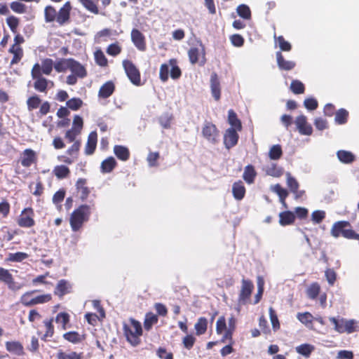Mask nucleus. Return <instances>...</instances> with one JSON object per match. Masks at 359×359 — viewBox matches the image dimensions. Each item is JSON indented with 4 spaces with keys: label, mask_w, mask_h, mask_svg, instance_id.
Returning <instances> with one entry per match:
<instances>
[{
    "label": "nucleus",
    "mask_w": 359,
    "mask_h": 359,
    "mask_svg": "<svg viewBox=\"0 0 359 359\" xmlns=\"http://www.w3.org/2000/svg\"><path fill=\"white\" fill-rule=\"evenodd\" d=\"M90 213V206L88 205H81L76 209L72 213L69 220L72 231H79L83 222L88 220Z\"/></svg>",
    "instance_id": "nucleus-1"
},
{
    "label": "nucleus",
    "mask_w": 359,
    "mask_h": 359,
    "mask_svg": "<svg viewBox=\"0 0 359 359\" xmlns=\"http://www.w3.org/2000/svg\"><path fill=\"white\" fill-rule=\"evenodd\" d=\"M123 330L127 341L133 346H137L140 344V337L142 334V328L140 323L135 319H131L130 325L124 324Z\"/></svg>",
    "instance_id": "nucleus-2"
},
{
    "label": "nucleus",
    "mask_w": 359,
    "mask_h": 359,
    "mask_svg": "<svg viewBox=\"0 0 359 359\" xmlns=\"http://www.w3.org/2000/svg\"><path fill=\"white\" fill-rule=\"evenodd\" d=\"M350 226V223L346 221L337 222L331 229V235L334 238L342 236L346 238H358L359 234L355 233L352 229H347Z\"/></svg>",
    "instance_id": "nucleus-3"
},
{
    "label": "nucleus",
    "mask_w": 359,
    "mask_h": 359,
    "mask_svg": "<svg viewBox=\"0 0 359 359\" xmlns=\"http://www.w3.org/2000/svg\"><path fill=\"white\" fill-rule=\"evenodd\" d=\"M32 77L35 80L34 88L36 90L41 93H46L48 86H53V82L43 77L41 73L40 65L36 63L32 69Z\"/></svg>",
    "instance_id": "nucleus-4"
},
{
    "label": "nucleus",
    "mask_w": 359,
    "mask_h": 359,
    "mask_svg": "<svg viewBox=\"0 0 359 359\" xmlns=\"http://www.w3.org/2000/svg\"><path fill=\"white\" fill-rule=\"evenodd\" d=\"M36 292H37V290H32L22 294L20 298L21 303L26 306H32L36 304H44L50 301L52 297L50 294H42L31 298L32 294Z\"/></svg>",
    "instance_id": "nucleus-5"
},
{
    "label": "nucleus",
    "mask_w": 359,
    "mask_h": 359,
    "mask_svg": "<svg viewBox=\"0 0 359 359\" xmlns=\"http://www.w3.org/2000/svg\"><path fill=\"white\" fill-rule=\"evenodd\" d=\"M203 137L211 144H216L219 141V132L216 126L211 122L205 121L202 128Z\"/></svg>",
    "instance_id": "nucleus-6"
},
{
    "label": "nucleus",
    "mask_w": 359,
    "mask_h": 359,
    "mask_svg": "<svg viewBox=\"0 0 359 359\" xmlns=\"http://www.w3.org/2000/svg\"><path fill=\"white\" fill-rule=\"evenodd\" d=\"M123 67L130 82L135 86H140V73L133 62L125 60L123 61Z\"/></svg>",
    "instance_id": "nucleus-7"
},
{
    "label": "nucleus",
    "mask_w": 359,
    "mask_h": 359,
    "mask_svg": "<svg viewBox=\"0 0 359 359\" xmlns=\"http://www.w3.org/2000/svg\"><path fill=\"white\" fill-rule=\"evenodd\" d=\"M0 281L7 285L9 290L18 291L22 287V284L14 281L12 274L8 269L0 267Z\"/></svg>",
    "instance_id": "nucleus-8"
},
{
    "label": "nucleus",
    "mask_w": 359,
    "mask_h": 359,
    "mask_svg": "<svg viewBox=\"0 0 359 359\" xmlns=\"http://www.w3.org/2000/svg\"><path fill=\"white\" fill-rule=\"evenodd\" d=\"M189 61L191 64H196L200 62L201 65L205 62V48L202 43H200V47H192L188 52Z\"/></svg>",
    "instance_id": "nucleus-9"
},
{
    "label": "nucleus",
    "mask_w": 359,
    "mask_h": 359,
    "mask_svg": "<svg viewBox=\"0 0 359 359\" xmlns=\"http://www.w3.org/2000/svg\"><path fill=\"white\" fill-rule=\"evenodd\" d=\"M238 130L233 128H228L224 135V144L226 149H229L236 146L238 141Z\"/></svg>",
    "instance_id": "nucleus-10"
},
{
    "label": "nucleus",
    "mask_w": 359,
    "mask_h": 359,
    "mask_svg": "<svg viewBox=\"0 0 359 359\" xmlns=\"http://www.w3.org/2000/svg\"><path fill=\"white\" fill-rule=\"evenodd\" d=\"M253 288V283L250 280L245 279L242 280V286L238 298L240 303L243 304L246 303L251 295Z\"/></svg>",
    "instance_id": "nucleus-11"
},
{
    "label": "nucleus",
    "mask_w": 359,
    "mask_h": 359,
    "mask_svg": "<svg viewBox=\"0 0 359 359\" xmlns=\"http://www.w3.org/2000/svg\"><path fill=\"white\" fill-rule=\"evenodd\" d=\"M131 40L139 50L144 51L146 50L145 37L140 31L133 29L131 32Z\"/></svg>",
    "instance_id": "nucleus-12"
},
{
    "label": "nucleus",
    "mask_w": 359,
    "mask_h": 359,
    "mask_svg": "<svg viewBox=\"0 0 359 359\" xmlns=\"http://www.w3.org/2000/svg\"><path fill=\"white\" fill-rule=\"evenodd\" d=\"M295 123L299 132L305 135H310L313 132L311 125L307 123L306 117L304 115H300L296 118Z\"/></svg>",
    "instance_id": "nucleus-13"
},
{
    "label": "nucleus",
    "mask_w": 359,
    "mask_h": 359,
    "mask_svg": "<svg viewBox=\"0 0 359 359\" xmlns=\"http://www.w3.org/2000/svg\"><path fill=\"white\" fill-rule=\"evenodd\" d=\"M71 5L69 1L66 2L57 13L56 21L60 25H63L67 22L70 16Z\"/></svg>",
    "instance_id": "nucleus-14"
},
{
    "label": "nucleus",
    "mask_w": 359,
    "mask_h": 359,
    "mask_svg": "<svg viewBox=\"0 0 359 359\" xmlns=\"http://www.w3.org/2000/svg\"><path fill=\"white\" fill-rule=\"evenodd\" d=\"M36 160V152L31 149H26L21 154L20 163L23 167L31 166Z\"/></svg>",
    "instance_id": "nucleus-15"
},
{
    "label": "nucleus",
    "mask_w": 359,
    "mask_h": 359,
    "mask_svg": "<svg viewBox=\"0 0 359 359\" xmlns=\"http://www.w3.org/2000/svg\"><path fill=\"white\" fill-rule=\"evenodd\" d=\"M210 89L214 98L219 100L221 95L220 82L215 72H212L210 76Z\"/></svg>",
    "instance_id": "nucleus-16"
},
{
    "label": "nucleus",
    "mask_w": 359,
    "mask_h": 359,
    "mask_svg": "<svg viewBox=\"0 0 359 359\" xmlns=\"http://www.w3.org/2000/svg\"><path fill=\"white\" fill-rule=\"evenodd\" d=\"M72 290V285L69 281L65 279L59 280L56 285L54 290V294L60 297L70 293Z\"/></svg>",
    "instance_id": "nucleus-17"
},
{
    "label": "nucleus",
    "mask_w": 359,
    "mask_h": 359,
    "mask_svg": "<svg viewBox=\"0 0 359 359\" xmlns=\"http://www.w3.org/2000/svg\"><path fill=\"white\" fill-rule=\"evenodd\" d=\"M276 55L277 65L280 69L290 71L295 67V62L291 60H286L280 51L276 52Z\"/></svg>",
    "instance_id": "nucleus-18"
},
{
    "label": "nucleus",
    "mask_w": 359,
    "mask_h": 359,
    "mask_svg": "<svg viewBox=\"0 0 359 359\" xmlns=\"http://www.w3.org/2000/svg\"><path fill=\"white\" fill-rule=\"evenodd\" d=\"M97 141V134L96 131L91 132L88 137L87 143L85 147V153L86 155H91L94 153Z\"/></svg>",
    "instance_id": "nucleus-19"
},
{
    "label": "nucleus",
    "mask_w": 359,
    "mask_h": 359,
    "mask_svg": "<svg viewBox=\"0 0 359 359\" xmlns=\"http://www.w3.org/2000/svg\"><path fill=\"white\" fill-rule=\"evenodd\" d=\"M69 65V69L74 74L80 78H83L86 76V69L81 63L71 58Z\"/></svg>",
    "instance_id": "nucleus-20"
},
{
    "label": "nucleus",
    "mask_w": 359,
    "mask_h": 359,
    "mask_svg": "<svg viewBox=\"0 0 359 359\" xmlns=\"http://www.w3.org/2000/svg\"><path fill=\"white\" fill-rule=\"evenodd\" d=\"M114 90V83L112 81H109L100 87L98 92V96L102 98H107L113 94Z\"/></svg>",
    "instance_id": "nucleus-21"
},
{
    "label": "nucleus",
    "mask_w": 359,
    "mask_h": 359,
    "mask_svg": "<svg viewBox=\"0 0 359 359\" xmlns=\"http://www.w3.org/2000/svg\"><path fill=\"white\" fill-rule=\"evenodd\" d=\"M264 170L267 175L273 177H280L284 172L283 168L274 163L265 166Z\"/></svg>",
    "instance_id": "nucleus-22"
},
{
    "label": "nucleus",
    "mask_w": 359,
    "mask_h": 359,
    "mask_svg": "<svg viewBox=\"0 0 359 359\" xmlns=\"http://www.w3.org/2000/svg\"><path fill=\"white\" fill-rule=\"evenodd\" d=\"M232 193L233 197L236 200H241L244 198L245 194V188L243 182L238 181L233 183L232 187Z\"/></svg>",
    "instance_id": "nucleus-23"
},
{
    "label": "nucleus",
    "mask_w": 359,
    "mask_h": 359,
    "mask_svg": "<svg viewBox=\"0 0 359 359\" xmlns=\"http://www.w3.org/2000/svg\"><path fill=\"white\" fill-rule=\"evenodd\" d=\"M6 348L8 352L17 355H22L24 353L23 346L19 341H7Z\"/></svg>",
    "instance_id": "nucleus-24"
},
{
    "label": "nucleus",
    "mask_w": 359,
    "mask_h": 359,
    "mask_svg": "<svg viewBox=\"0 0 359 359\" xmlns=\"http://www.w3.org/2000/svg\"><path fill=\"white\" fill-rule=\"evenodd\" d=\"M279 223L281 226L292 224L295 219V215L291 211H285L279 214Z\"/></svg>",
    "instance_id": "nucleus-25"
},
{
    "label": "nucleus",
    "mask_w": 359,
    "mask_h": 359,
    "mask_svg": "<svg viewBox=\"0 0 359 359\" xmlns=\"http://www.w3.org/2000/svg\"><path fill=\"white\" fill-rule=\"evenodd\" d=\"M114 152L116 157L123 161H127L130 157V151L128 149L122 145H115Z\"/></svg>",
    "instance_id": "nucleus-26"
},
{
    "label": "nucleus",
    "mask_w": 359,
    "mask_h": 359,
    "mask_svg": "<svg viewBox=\"0 0 359 359\" xmlns=\"http://www.w3.org/2000/svg\"><path fill=\"white\" fill-rule=\"evenodd\" d=\"M338 159L343 163H351L355 161V156L353 153L346 150H339L337 153Z\"/></svg>",
    "instance_id": "nucleus-27"
},
{
    "label": "nucleus",
    "mask_w": 359,
    "mask_h": 359,
    "mask_svg": "<svg viewBox=\"0 0 359 359\" xmlns=\"http://www.w3.org/2000/svg\"><path fill=\"white\" fill-rule=\"evenodd\" d=\"M228 121H229V123L231 126V128L238 130V131L241 130V129H242L241 122L237 118L236 114L232 109H229L228 111Z\"/></svg>",
    "instance_id": "nucleus-28"
},
{
    "label": "nucleus",
    "mask_w": 359,
    "mask_h": 359,
    "mask_svg": "<svg viewBox=\"0 0 359 359\" xmlns=\"http://www.w3.org/2000/svg\"><path fill=\"white\" fill-rule=\"evenodd\" d=\"M256 175L254 167L252 165H248L245 167L243 178L247 183L252 184L255 180Z\"/></svg>",
    "instance_id": "nucleus-29"
},
{
    "label": "nucleus",
    "mask_w": 359,
    "mask_h": 359,
    "mask_svg": "<svg viewBox=\"0 0 359 359\" xmlns=\"http://www.w3.org/2000/svg\"><path fill=\"white\" fill-rule=\"evenodd\" d=\"M116 165V161L114 157L110 156L104 160L101 163V171L103 173H108L113 170Z\"/></svg>",
    "instance_id": "nucleus-30"
},
{
    "label": "nucleus",
    "mask_w": 359,
    "mask_h": 359,
    "mask_svg": "<svg viewBox=\"0 0 359 359\" xmlns=\"http://www.w3.org/2000/svg\"><path fill=\"white\" fill-rule=\"evenodd\" d=\"M173 120V116L172 114L166 112L161 114L158 118V121L159 124L164 128L168 129L171 126V123Z\"/></svg>",
    "instance_id": "nucleus-31"
},
{
    "label": "nucleus",
    "mask_w": 359,
    "mask_h": 359,
    "mask_svg": "<svg viewBox=\"0 0 359 359\" xmlns=\"http://www.w3.org/2000/svg\"><path fill=\"white\" fill-rule=\"evenodd\" d=\"M295 349L297 353L307 358L315 350V347L309 344H303L297 346Z\"/></svg>",
    "instance_id": "nucleus-32"
},
{
    "label": "nucleus",
    "mask_w": 359,
    "mask_h": 359,
    "mask_svg": "<svg viewBox=\"0 0 359 359\" xmlns=\"http://www.w3.org/2000/svg\"><path fill=\"white\" fill-rule=\"evenodd\" d=\"M271 190L278 194L280 198V201L284 206H286L285 198L288 196V191L285 189L283 188L279 184L274 185L271 188Z\"/></svg>",
    "instance_id": "nucleus-33"
},
{
    "label": "nucleus",
    "mask_w": 359,
    "mask_h": 359,
    "mask_svg": "<svg viewBox=\"0 0 359 359\" xmlns=\"http://www.w3.org/2000/svg\"><path fill=\"white\" fill-rule=\"evenodd\" d=\"M57 11L52 6H47L44 9V18L46 22H52L56 20Z\"/></svg>",
    "instance_id": "nucleus-34"
},
{
    "label": "nucleus",
    "mask_w": 359,
    "mask_h": 359,
    "mask_svg": "<svg viewBox=\"0 0 359 359\" xmlns=\"http://www.w3.org/2000/svg\"><path fill=\"white\" fill-rule=\"evenodd\" d=\"M9 52L13 54V57L11 60V65L18 63L22 57V49L18 46L13 45L10 48Z\"/></svg>",
    "instance_id": "nucleus-35"
},
{
    "label": "nucleus",
    "mask_w": 359,
    "mask_h": 359,
    "mask_svg": "<svg viewBox=\"0 0 359 359\" xmlns=\"http://www.w3.org/2000/svg\"><path fill=\"white\" fill-rule=\"evenodd\" d=\"M86 181L85 179L80 178L76 182V189L81 192V198L86 199L89 194V189L86 187Z\"/></svg>",
    "instance_id": "nucleus-36"
},
{
    "label": "nucleus",
    "mask_w": 359,
    "mask_h": 359,
    "mask_svg": "<svg viewBox=\"0 0 359 359\" xmlns=\"http://www.w3.org/2000/svg\"><path fill=\"white\" fill-rule=\"evenodd\" d=\"M208 320L204 317L198 318L197 323L195 324V330L197 335L204 334L207 330Z\"/></svg>",
    "instance_id": "nucleus-37"
},
{
    "label": "nucleus",
    "mask_w": 359,
    "mask_h": 359,
    "mask_svg": "<svg viewBox=\"0 0 359 359\" xmlns=\"http://www.w3.org/2000/svg\"><path fill=\"white\" fill-rule=\"evenodd\" d=\"M40 67L41 74H44L46 75H50L53 70V67H54L53 61L50 58L44 59L41 62V66Z\"/></svg>",
    "instance_id": "nucleus-38"
},
{
    "label": "nucleus",
    "mask_w": 359,
    "mask_h": 359,
    "mask_svg": "<svg viewBox=\"0 0 359 359\" xmlns=\"http://www.w3.org/2000/svg\"><path fill=\"white\" fill-rule=\"evenodd\" d=\"M286 184L290 191L292 193L297 191V189L299 187V184L297 180L292 176L290 172H286Z\"/></svg>",
    "instance_id": "nucleus-39"
},
{
    "label": "nucleus",
    "mask_w": 359,
    "mask_h": 359,
    "mask_svg": "<svg viewBox=\"0 0 359 359\" xmlns=\"http://www.w3.org/2000/svg\"><path fill=\"white\" fill-rule=\"evenodd\" d=\"M283 155V151L280 144L273 145L269 151V156L271 160H278Z\"/></svg>",
    "instance_id": "nucleus-40"
},
{
    "label": "nucleus",
    "mask_w": 359,
    "mask_h": 359,
    "mask_svg": "<svg viewBox=\"0 0 359 359\" xmlns=\"http://www.w3.org/2000/svg\"><path fill=\"white\" fill-rule=\"evenodd\" d=\"M169 64L171 66L170 76L172 79H178L181 75L182 72L180 67L177 65V61L175 59H170Z\"/></svg>",
    "instance_id": "nucleus-41"
},
{
    "label": "nucleus",
    "mask_w": 359,
    "mask_h": 359,
    "mask_svg": "<svg viewBox=\"0 0 359 359\" xmlns=\"http://www.w3.org/2000/svg\"><path fill=\"white\" fill-rule=\"evenodd\" d=\"M29 255L22 252H18L15 253H9L7 261L13 262H20L25 259H26Z\"/></svg>",
    "instance_id": "nucleus-42"
},
{
    "label": "nucleus",
    "mask_w": 359,
    "mask_h": 359,
    "mask_svg": "<svg viewBox=\"0 0 359 359\" xmlns=\"http://www.w3.org/2000/svg\"><path fill=\"white\" fill-rule=\"evenodd\" d=\"M57 359H82V353H77L76 352L72 351L65 353L60 351L57 354Z\"/></svg>",
    "instance_id": "nucleus-43"
},
{
    "label": "nucleus",
    "mask_w": 359,
    "mask_h": 359,
    "mask_svg": "<svg viewBox=\"0 0 359 359\" xmlns=\"http://www.w3.org/2000/svg\"><path fill=\"white\" fill-rule=\"evenodd\" d=\"M71 58L62 59L54 64V68L57 72H65L69 69Z\"/></svg>",
    "instance_id": "nucleus-44"
},
{
    "label": "nucleus",
    "mask_w": 359,
    "mask_h": 359,
    "mask_svg": "<svg viewBox=\"0 0 359 359\" xmlns=\"http://www.w3.org/2000/svg\"><path fill=\"white\" fill-rule=\"evenodd\" d=\"M297 319L303 324H304L306 327H311L313 320V316L309 313L305 312L303 313H299L297 314Z\"/></svg>",
    "instance_id": "nucleus-45"
},
{
    "label": "nucleus",
    "mask_w": 359,
    "mask_h": 359,
    "mask_svg": "<svg viewBox=\"0 0 359 359\" xmlns=\"http://www.w3.org/2000/svg\"><path fill=\"white\" fill-rule=\"evenodd\" d=\"M158 322V317L152 313H147L144 322V327L146 330H149L152 325Z\"/></svg>",
    "instance_id": "nucleus-46"
},
{
    "label": "nucleus",
    "mask_w": 359,
    "mask_h": 359,
    "mask_svg": "<svg viewBox=\"0 0 359 359\" xmlns=\"http://www.w3.org/2000/svg\"><path fill=\"white\" fill-rule=\"evenodd\" d=\"M320 285L315 283L311 284L306 290V294L309 298L311 299H315L318 297L320 292Z\"/></svg>",
    "instance_id": "nucleus-47"
},
{
    "label": "nucleus",
    "mask_w": 359,
    "mask_h": 359,
    "mask_svg": "<svg viewBox=\"0 0 359 359\" xmlns=\"http://www.w3.org/2000/svg\"><path fill=\"white\" fill-rule=\"evenodd\" d=\"M348 116V111L344 109H340L338 111H337L335 115V122L338 124H344L347 121V118Z\"/></svg>",
    "instance_id": "nucleus-48"
},
{
    "label": "nucleus",
    "mask_w": 359,
    "mask_h": 359,
    "mask_svg": "<svg viewBox=\"0 0 359 359\" xmlns=\"http://www.w3.org/2000/svg\"><path fill=\"white\" fill-rule=\"evenodd\" d=\"M41 99L38 95H33L29 97L27 100V109L29 111H32L39 107L41 104Z\"/></svg>",
    "instance_id": "nucleus-49"
},
{
    "label": "nucleus",
    "mask_w": 359,
    "mask_h": 359,
    "mask_svg": "<svg viewBox=\"0 0 359 359\" xmlns=\"http://www.w3.org/2000/svg\"><path fill=\"white\" fill-rule=\"evenodd\" d=\"M237 13L238 15L243 19L249 20L251 18L250 9L248 6L245 4H241L238 6Z\"/></svg>",
    "instance_id": "nucleus-50"
},
{
    "label": "nucleus",
    "mask_w": 359,
    "mask_h": 359,
    "mask_svg": "<svg viewBox=\"0 0 359 359\" xmlns=\"http://www.w3.org/2000/svg\"><path fill=\"white\" fill-rule=\"evenodd\" d=\"M54 173L57 178L63 179L69 175V169L66 165H58L55 168Z\"/></svg>",
    "instance_id": "nucleus-51"
},
{
    "label": "nucleus",
    "mask_w": 359,
    "mask_h": 359,
    "mask_svg": "<svg viewBox=\"0 0 359 359\" xmlns=\"http://www.w3.org/2000/svg\"><path fill=\"white\" fill-rule=\"evenodd\" d=\"M290 89L294 94L304 93L305 88L302 82L299 80H293L290 85Z\"/></svg>",
    "instance_id": "nucleus-52"
},
{
    "label": "nucleus",
    "mask_w": 359,
    "mask_h": 359,
    "mask_svg": "<svg viewBox=\"0 0 359 359\" xmlns=\"http://www.w3.org/2000/svg\"><path fill=\"white\" fill-rule=\"evenodd\" d=\"M95 62L101 66L105 67L107 65V59L106 58L104 53L101 50H97L94 53Z\"/></svg>",
    "instance_id": "nucleus-53"
},
{
    "label": "nucleus",
    "mask_w": 359,
    "mask_h": 359,
    "mask_svg": "<svg viewBox=\"0 0 359 359\" xmlns=\"http://www.w3.org/2000/svg\"><path fill=\"white\" fill-rule=\"evenodd\" d=\"M82 104H83V101L80 98H78V97L72 98V99L69 100L68 101H67V102H66V105L67 106V107L74 111H76L79 109H80V107L82 106Z\"/></svg>",
    "instance_id": "nucleus-54"
},
{
    "label": "nucleus",
    "mask_w": 359,
    "mask_h": 359,
    "mask_svg": "<svg viewBox=\"0 0 359 359\" xmlns=\"http://www.w3.org/2000/svg\"><path fill=\"white\" fill-rule=\"evenodd\" d=\"M6 23L13 34L17 33V28L19 25V19L11 15L6 18Z\"/></svg>",
    "instance_id": "nucleus-55"
},
{
    "label": "nucleus",
    "mask_w": 359,
    "mask_h": 359,
    "mask_svg": "<svg viewBox=\"0 0 359 359\" xmlns=\"http://www.w3.org/2000/svg\"><path fill=\"white\" fill-rule=\"evenodd\" d=\"M276 41L278 43V46L283 51H290L292 48L291 44L285 40L283 36L276 37L274 36Z\"/></svg>",
    "instance_id": "nucleus-56"
},
{
    "label": "nucleus",
    "mask_w": 359,
    "mask_h": 359,
    "mask_svg": "<svg viewBox=\"0 0 359 359\" xmlns=\"http://www.w3.org/2000/svg\"><path fill=\"white\" fill-rule=\"evenodd\" d=\"M329 319H330V321L334 325V330L337 332H338L339 333L344 332V322H345L346 319L341 318V320H338L334 317H330Z\"/></svg>",
    "instance_id": "nucleus-57"
},
{
    "label": "nucleus",
    "mask_w": 359,
    "mask_h": 359,
    "mask_svg": "<svg viewBox=\"0 0 359 359\" xmlns=\"http://www.w3.org/2000/svg\"><path fill=\"white\" fill-rule=\"evenodd\" d=\"M18 224L22 227H31L34 226V221L29 215H22L19 219Z\"/></svg>",
    "instance_id": "nucleus-58"
},
{
    "label": "nucleus",
    "mask_w": 359,
    "mask_h": 359,
    "mask_svg": "<svg viewBox=\"0 0 359 359\" xmlns=\"http://www.w3.org/2000/svg\"><path fill=\"white\" fill-rule=\"evenodd\" d=\"M170 64H162L159 71V78L163 82H166L168 80L169 76V67Z\"/></svg>",
    "instance_id": "nucleus-59"
},
{
    "label": "nucleus",
    "mask_w": 359,
    "mask_h": 359,
    "mask_svg": "<svg viewBox=\"0 0 359 359\" xmlns=\"http://www.w3.org/2000/svg\"><path fill=\"white\" fill-rule=\"evenodd\" d=\"M325 217L324 210H315L311 214V220L314 224H320Z\"/></svg>",
    "instance_id": "nucleus-60"
},
{
    "label": "nucleus",
    "mask_w": 359,
    "mask_h": 359,
    "mask_svg": "<svg viewBox=\"0 0 359 359\" xmlns=\"http://www.w3.org/2000/svg\"><path fill=\"white\" fill-rule=\"evenodd\" d=\"M269 316L273 330L276 331L278 330L280 328L279 320L278 319V316L276 313V311L272 307L269 308Z\"/></svg>",
    "instance_id": "nucleus-61"
},
{
    "label": "nucleus",
    "mask_w": 359,
    "mask_h": 359,
    "mask_svg": "<svg viewBox=\"0 0 359 359\" xmlns=\"http://www.w3.org/2000/svg\"><path fill=\"white\" fill-rule=\"evenodd\" d=\"M82 5L90 12L97 14L99 11L95 4L92 0H79Z\"/></svg>",
    "instance_id": "nucleus-62"
},
{
    "label": "nucleus",
    "mask_w": 359,
    "mask_h": 359,
    "mask_svg": "<svg viewBox=\"0 0 359 359\" xmlns=\"http://www.w3.org/2000/svg\"><path fill=\"white\" fill-rule=\"evenodd\" d=\"M13 11L17 13H24L26 12V6L18 1H13L11 5Z\"/></svg>",
    "instance_id": "nucleus-63"
},
{
    "label": "nucleus",
    "mask_w": 359,
    "mask_h": 359,
    "mask_svg": "<svg viewBox=\"0 0 359 359\" xmlns=\"http://www.w3.org/2000/svg\"><path fill=\"white\" fill-rule=\"evenodd\" d=\"M63 337L72 343H78L80 341V336L79 334L76 332H69L65 334H64Z\"/></svg>",
    "instance_id": "nucleus-64"
}]
</instances>
